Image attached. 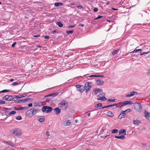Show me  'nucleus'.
Returning <instances> with one entry per match:
<instances>
[{
	"mask_svg": "<svg viewBox=\"0 0 150 150\" xmlns=\"http://www.w3.org/2000/svg\"><path fill=\"white\" fill-rule=\"evenodd\" d=\"M107 115L108 116L110 117H112L114 115V114L112 112L110 111H109L107 113Z\"/></svg>",
	"mask_w": 150,
	"mask_h": 150,
	"instance_id": "18",
	"label": "nucleus"
},
{
	"mask_svg": "<svg viewBox=\"0 0 150 150\" xmlns=\"http://www.w3.org/2000/svg\"><path fill=\"white\" fill-rule=\"evenodd\" d=\"M74 32V30H67L66 31V33L67 34H72Z\"/></svg>",
	"mask_w": 150,
	"mask_h": 150,
	"instance_id": "34",
	"label": "nucleus"
},
{
	"mask_svg": "<svg viewBox=\"0 0 150 150\" xmlns=\"http://www.w3.org/2000/svg\"><path fill=\"white\" fill-rule=\"evenodd\" d=\"M43 105V104H42L41 102H40L39 103H38V106H42Z\"/></svg>",
	"mask_w": 150,
	"mask_h": 150,
	"instance_id": "64",
	"label": "nucleus"
},
{
	"mask_svg": "<svg viewBox=\"0 0 150 150\" xmlns=\"http://www.w3.org/2000/svg\"><path fill=\"white\" fill-rule=\"evenodd\" d=\"M142 50L141 49H135L132 51L130 53H134V52H137L138 51H141Z\"/></svg>",
	"mask_w": 150,
	"mask_h": 150,
	"instance_id": "27",
	"label": "nucleus"
},
{
	"mask_svg": "<svg viewBox=\"0 0 150 150\" xmlns=\"http://www.w3.org/2000/svg\"><path fill=\"white\" fill-rule=\"evenodd\" d=\"M13 134L16 136L19 137L22 134L21 131H18L16 130L13 131Z\"/></svg>",
	"mask_w": 150,
	"mask_h": 150,
	"instance_id": "8",
	"label": "nucleus"
},
{
	"mask_svg": "<svg viewBox=\"0 0 150 150\" xmlns=\"http://www.w3.org/2000/svg\"><path fill=\"white\" fill-rule=\"evenodd\" d=\"M150 52V51H148V52H142V53H141L140 55H145L146 54H149Z\"/></svg>",
	"mask_w": 150,
	"mask_h": 150,
	"instance_id": "35",
	"label": "nucleus"
},
{
	"mask_svg": "<svg viewBox=\"0 0 150 150\" xmlns=\"http://www.w3.org/2000/svg\"><path fill=\"white\" fill-rule=\"evenodd\" d=\"M88 75V74H86L83 75V78L84 79H85L84 78L85 77H90V78H92V77H97V75H91L90 76H87Z\"/></svg>",
	"mask_w": 150,
	"mask_h": 150,
	"instance_id": "16",
	"label": "nucleus"
},
{
	"mask_svg": "<svg viewBox=\"0 0 150 150\" xmlns=\"http://www.w3.org/2000/svg\"><path fill=\"white\" fill-rule=\"evenodd\" d=\"M134 107L135 110L137 112H140L142 110L141 105L140 103H134Z\"/></svg>",
	"mask_w": 150,
	"mask_h": 150,
	"instance_id": "4",
	"label": "nucleus"
},
{
	"mask_svg": "<svg viewBox=\"0 0 150 150\" xmlns=\"http://www.w3.org/2000/svg\"><path fill=\"white\" fill-rule=\"evenodd\" d=\"M106 129V127L105 126H103V127L102 128V129L101 131L102 132H103L104 130H105Z\"/></svg>",
	"mask_w": 150,
	"mask_h": 150,
	"instance_id": "47",
	"label": "nucleus"
},
{
	"mask_svg": "<svg viewBox=\"0 0 150 150\" xmlns=\"http://www.w3.org/2000/svg\"><path fill=\"white\" fill-rule=\"evenodd\" d=\"M58 93H58L57 92L55 93H52V94H49L45 96V97L46 98V97H50V96H52V97H54L56 96L58 94Z\"/></svg>",
	"mask_w": 150,
	"mask_h": 150,
	"instance_id": "14",
	"label": "nucleus"
},
{
	"mask_svg": "<svg viewBox=\"0 0 150 150\" xmlns=\"http://www.w3.org/2000/svg\"><path fill=\"white\" fill-rule=\"evenodd\" d=\"M102 90L99 88H96L94 90V93L95 95L97 94L100 91H101Z\"/></svg>",
	"mask_w": 150,
	"mask_h": 150,
	"instance_id": "20",
	"label": "nucleus"
},
{
	"mask_svg": "<svg viewBox=\"0 0 150 150\" xmlns=\"http://www.w3.org/2000/svg\"><path fill=\"white\" fill-rule=\"evenodd\" d=\"M18 84V83L16 82H14L12 83V85L13 86H15V85H16Z\"/></svg>",
	"mask_w": 150,
	"mask_h": 150,
	"instance_id": "48",
	"label": "nucleus"
},
{
	"mask_svg": "<svg viewBox=\"0 0 150 150\" xmlns=\"http://www.w3.org/2000/svg\"><path fill=\"white\" fill-rule=\"evenodd\" d=\"M120 115H121L122 116H123V117H125V113H123L122 112H122L120 114Z\"/></svg>",
	"mask_w": 150,
	"mask_h": 150,
	"instance_id": "45",
	"label": "nucleus"
},
{
	"mask_svg": "<svg viewBox=\"0 0 150 150\" xmlns=\"http://www.w3.org/2000/svg\"><path fill=\"white\" fill-rule=\"evenodd\" d=\"M46 102L51 103L53 101L50 98L46 99Z\"/></svg>",
	"mask_w": 150,
	"mask_h": 150,
	"instance_id": "32",
	"label": "nucleus"
},
{
	"mask_svg": "<svg viewBox=\"0 0 150 150\" xmlns=\"http://www.w3.org/2000/svg\"><path fill=\"white\" fill-rule=\"evenodd\" d=\"M56 148H53L52 149H51V148H50V149H48V150H56Z\"/></svg>",
	"mask_w": 150,
	"mask_h": 150,
	"instance_id": "63",
	"label": "nucleus"
},
{
	"mask_svg": "<svg viewBox=\"0 0 150 150\" xmlns=\"http://www.w3.org/2000/svg\"><path fill=\"white\" fill-rule=\"evenodd\" d=\"M57 24L58 26L60 27H62L63 25L62 23L60 22H58L57 23Z\"/></svg>",
	"mask_w": 150,
	"mask_h": 150,
	"instance_id": "30",
	"label": "nucleus"
},
{
	"mask_svg": "<svg viewBox=\"0 0 150 150\" xmlns=\"http://www.w3.org/2000/svg\"><path fill=\"white\" fill-rule=\"evenodd\" d=\"M33 101V98H28L24 99L21 100V103H25L28 101L29 102H32Z\"/></svg>",
	"mask_w": 150,
	"mask_h": 150,
	"instance_id": "7",
	"label": "nucleus"
},
{
	"mask_svg": "<svg viewBox=\"0 0 150 150\" xmlns=\"http://www.w3.org/2000/svg\"><path fill=\"white\" fill-rule=\"evenodd\" d=\"M16 112L15 111H11L9 113V114H10V115H13L15 114H16Z\"/></svg>",
	"mask_w": 150,
	"mask_h": 150,
	"instance_id": "39",
	"label": "nucleus"
},
{
	"mask_svg": "<svg viewBox=\"0 0 150 150\" xmlns=\"http://www.w3.org/2000/svg\"><path fill=\"white\" fill-rule=\"evenodd\" d=\"M132 103L131 101H125L123 103V105H124L129 104H132Z\"/></svg>",
	"mask_w": 150,
	"mask_h": 150,
	"instance_id": "22",
	"label": "nucleus"
},
{
	"mask_svg": "<svg viewBox=\"0 0 150 150\" xmlns=\"http://www.w3.org/2000/svg\"><path fill=\"white\" fill-rule=\"evenodd\" d=\"M40 36V35L39 34L33 35V36L34 37H35V38L38 37H39Z\"/></svg>",
	"mask_w": 150,
	"mask_h": 150,
	"instance_id": "56",
	"label": "nucleus"
},
{
	"mask_svg": "<svg viewBox=\"0 0 150 150\" xmlns=\"http://www.w3.org/2000/svg\"><path fill=\"white\" fill-rule=\"evenodd\" d=\"M120 49H117L116 50H115L113 51L112 52V54L113 55H114L116 54L119 51Z\"/></svg>",
	"mask_w": 150,
	"mask_h": 150,
	"instance_id": "26",
	"label": "nucleus"
},
{
	"mask_svg": "<svg viewBox=\"0 0 150 150\" xmlns=\"http://www.w3.org/2000/svg\"><path fill=\"white\" fill-rule=\"evenodd\" d=\"M52 110V108L51 107L48 106L47 105L43 106L42 109V111L43 112H46L47 113L50 112Z\"/></svg>",
	"mask_w": 150,
	"mask_h": 150,
	"instance_id": "2",
	"label": "nucleus"
},
{
	"mask_svg": "<svg viewBox=\"0 0 150 150\" xmlns=\"http://www.w3.org/2000/svg\"><path fill=\"white\" fill-rule=\"evenodd\" d=\"M44 38L45 39H49V37L48 36L45 35L44 36Z\"/></svg>",
	"mask_w": 150,
	"mask_h": 150,
	"instance_id": "59",
	"label": "nucleus"
},
{
	"mask_svg": "<svg viewBox=\"0 0 150 150\" xmlns=\"http://www.w3.org/2000/svg\"><path fill=\"white\" fill-rule=\"evenodd\" d=\"M104 76V75H97V77H103Z\"/></svg>",
	"mask_w": 150,
	"mask_h": 150,
	"instance_id": "61",
	"label": "nucleus"
},
{
	"mask_svg": "<svg viewBox=\"0 0 150 150\" xmlns=\"http://www.w3.org/2000/svg\"><path fill=\"white\" fill-rule=\"evenodd\" d=\"M58 106L60 108H62L63 109L65 110L68 106V103L66 101L63 100L59 104Z\"/></svg>",
	"mask_w": 150,
	"mask_h": 150,
	"instance_id": "3",
	"label": "nucleus"
},
{
	"mask_svg": "<svg viewBox=\"0 0 150 150\" xmlns=\"http://www.w3.org/2000/svg\"><path fill=\"white\" fill-rule=\"evenodd\" d=\"M115 137L116 138L121 139H124L125 138V137L124 136H115Z\"/></svg>",
	"mask_w": 150,
	"mask_h": 150,
	"instance_id": "24",
	"label": "nucleus"
},
{
	"mask_svg": "<svg viewBox=\"0 0 150 150\" xmlns=\"http://www.w3.org/2000/svg\"><path fill=\"white\" fill-rule=\"evenodd\" d=\"M22 117L21 116H18L16 117V119L17 120H21Z\"/></svg>",
	"mask_w": 150,
	"mask_h": 150,
	"instance_id": "42",
	"label": "nucleus"
},
{
	"mask_svg": "<svg viewBox=\"0 0 150 150\" xmlns=\"http://www.w3.org/2000/svg\"><path fill=\"white\" fill-rule=\"evenodd\" d=\"M115 101V99H108L107 102H113Z\"/></svg>",
	"mask_w": 150,
	"mask_h": 150,
	"instance_id": "38",
	"label": "nucleus"
},
{
	"mask_svg": "<svg viewBox=\"0 0 150 150\" xmlns=\"http://www.w3.org/2000/svg\"><path fill=\"white\" fill-rule=\"evenodd\" d=\"M102 106V104L100 103H98L96 105H95V107L98 108V107H100Z\"/></svg>",
	"mask_w": 150,
	"mask_h": 150,
	"instance_id": "31",
	"label": "nucleus"
},
{
	"mask_svg": "<svg viewBox=\"0 0 150 150\" xmlns=\"http://www.w3.org/2000/svg\"><path fill=\"white\" fill-rule=\"evenodd\" d=\"M10 91V90H2L0 91V93H4L5 92H9Z\"/></svg>",
	"mask_w": 150,
	"mask_h": 150,
	"instance_id": "37",
	"label": "nucleus"
},
{
	"mask_svg": "<svg viewBox=\"0 0 150 150\" xmlns=\"http://www.w3.org/2000/svg\"><path fill=\"white\" fill-rule=\"evenodd\" d=\"M9 112L8 111H6V110H5V115L7 116H8L9 115H10L9 114Z\"/></svg>",
	"mask_w": 150,
	"mask_h": 150,
	"instance_id": "40",
	"label": "nucleus"
},
{
	"mask_svg": "<svg viewBox=\"0 0 150 150\" xmlns=\"http://www.w3.org/2000/svg\"><path fill=\"white\" fill-rule=\"evenodd\" d=\"M40 111V110L39 109H33L32 110V113L33 115H35L37 112H38Z\"/></svg>",
	"mask_w": 150,
	"mask_h": 150,
	"instance_id": "17",
	"label": "nucleus"
},
{
	"mask_svg": "<svg viewBox=\"0 0 150 150\" xmlns=\"http://www.w3.org/2000/svg\"><path fill=\"white\" fill-rule=\"evenodd\" d=\"M118 132V130L115 129H113L111 131V132L112 133H117Z\"/></svg>",
	"mask_w": 150,
	"mask_h": 150,
	"instance_id": "33",
	"label": "nucleus"
},
{
	"mask_svg": "<svg viewBox=\"0 0 150 150\" xmlns=\"http://www.w3.org/2000/svg\"><path fill=\"white\" fill-rule=\"evenodd\" d=\"M76 87L77 89V91L80 92L81 93L83 92L85 89L84 86L82 85L78 84L76 86Z\"/></svg>",
	"mask_w": 150,
	"mask_h": 150,
	"instance_id": "5",
	"label": "nucleus"
},
{
	"mask_svg": "<svg viewBox=\"0 0 150 150\" xmlns=\"http://www.w3.org/2000/svg\"><path fill=\"white\" fill-rule=\"evenodd\" d=\"M61 109L59 107L55 108L54 109V112L57 115L59 114L61 112Z\"/></svg>",
	"mask_w": 150,
	"mask_h": 150,
	"instance_id": "11",
	"label": "nucleus"
},
{
	"mask_svg": "<svg viewBox=\"0 0 150 150\" xmlns=\"http://www.w3.org/2000/svg\"><path fill=\"white\" fill-rule=\"evenodd\" d=\"M140 122V121L139 120H136L133 121V123L137 125H139Z\"/></svg>",
	"mask_w": 150,
	"mask_h": 150,
	"instance_id": "21",
	"label": "nucleus"
},
{
	"mask_svg": "<svg viewBox=\"0 0 150 150\" xmlns=\"http://www.w3.org/2000/svg\"><path fill=\"white\" fill-rule=\"evenodd\" d=\"M16 44V42H14L13 43L12 45H11V47H14L15 46Z\"/></svg>",
	"mask_w": 150,
	"mask_h": 150,
	"instance_id": "53",
	"label": "nucleus"
},
{
	"mask_svg": "<svg viewBox=\"0 0 150 150\" xmlns=\"http://www.w3.org/2000/svg\"><path fill=\"white\" fill-rule=\"evenodd\" d=\"M137 94V93L135 91H132L131 92L129 93H128V94L126 95V97H130L132 96H133L134 95H136Z\"/></svg>",
	"mask_w": 150,
	"mask_h": 150,
	"instance_id": "12",
	"label": "nucleus"
},
{
	"mask_svg": "<svg viewBox=\"0 0 150 150\" xmlns=\"http://www.w3.org/2000/svg\"><path fill=\"white\" fill-rule=\"evenodd\" d=\"M63 5V4L61 2H57L54 4L55 6H61Z\"/></svg>",
	"mask_w": 150,
	"mask_h": 150,
	"instance_id": "23",
	"label": "nucleus"
},
{
	"mask_svg": "<svg viewBox=\"0 0 150 150\" xmlns=\"http://www.w3.org/2000/svg\"><path fill=\"white\" fill-rule=\"evenodd\" d=\"M15 103H21V100L19 99H17L16 100H15Z\"/></svg>",
	"mask_w": 150,
	"mask_h": 150,
	"instance_id": "41",
	"label": "nucleus"
},
{
	"mask_svg": "<svg viewBox=\"0 0 150 150\" xmlns=\"http://www.w3.org/2000/svg\"><path fill=\"white\" fill-rule=\"evenodd\" d=\"M21 95H14L13 96V98H21Z\"/></svg>",
	"mask_w": 150,
	"mask_h": 150,
	"instance_id": "36",
	"label": "nucleus"
},
{
	"mask_svg": "<svg viewBox=\"0 0 150 150\" xmlns=\"http://www.w3.org/2000/svg\"><path fill=\"white\" fill-rule=\"evenodd\" d=\"M45 120V119L44 118H40L38 120V121L39 122H43Z\"/></svg>",
	"mask_w": 150,
	"mask_h": 150,
	"instance_id": "29",
	"label": "nucleus"
},
{
	"mask_svg": "<svg viewBox=\"0 0 150 150\" xmlns=\"http://www.w3.org/2000/svg\"><path fill=\"white\" fill-rule=\"evenodd\" d=\"M6 102L2 100H0V104H3L5 103Z\"/></svg>",
	"mask_w": 150,
	"mask_h": 150,
	"instance_id": "44",
	"label": "nucleus"
},
{
	"mask_svg": "<svg viewBox=\"0 0 150 150\" xmlns=\"http://www.w3.org/2000/svg\"><path fill=\"white\" fill-rule=\"evenodd\" d=\"M14 109L16 110H19V108L14 107L13 108Z\"/></svg>",
	"mask_w": 150,
	"mask_h": 150,
	"instance_id": "60",
	"label": "nucleus"
},
{
	"mask_svg": "<svg viewBox=\"0 0 150 150\" xmlns=\"http://www.w3.org/2000/svg\"><path fill=\"white\" fill-rule=\"evenodd\" d=\"M76 7H77L79 8H83V6H82L81 5H79V6H78V5H77L76 6Z\"/></svg>",
	"mask_w": 150,
	"mask_h": 150,
	"instance_id": "50",
	"label": "nucleus"
},
{
	"mask_svg": "<svg viewBox=\"0 0 150 150\" xmlns=\"http://www.w3.org/2000/svg\"><path fill=\"white\" fill-rule=\"evenodd\" d=\"M2 98L3 100L8 101L13 100L14 99L13 97L10 95H6L3 97Z\"/></svg>",
	"mask_w": 150,
	"mask_h": 150,
	"instance_id": "6",
	"label": "nucleus"
},
{
	"mask_svg": "<svg viewBox=\"0 0 150 150\" xmlns=\"http://www.w3.org/2000/svg\"><path fill=\"white\" fill-rule=\"evenodd\" d=\"M6 142V143L7 144H8L11 146H13H13H14V144L12 142H10V141H8V142L5 141V142Z\"/></svg>",
	"mask_w": 150,
	"mask_h": 150,
	"instance_id": "25",
	"label": "nucleus"
},
{
	"mask_svg": "<svg viewBox=\"0 0 150 150\" xmlns=\"http://www.w3.org/2000/svg\"><path fill=\"white\" fill-rule=\"evenodd\" d=\"M70 121L69 120H68L66 123V125H70Z\"/></svg>",
	"mask_w": 150,
	"mask_h": 150,
	"instance_id": "52",
	"label": "nucleus"
},
{
	"mask_svg": "<svg viewBox=\"0 0 150 150\" xmlns=\"http://www.w3.org/2000/svg\"><path fill=\"white\" fill-rule=\"evenodd\" d=\"M33 4L37 3V4H41L42 3V2L40 1H34L33 2Z\"/></svg>",
	"mask_w": 150,
	"mask_h": 150,
	"instance_id": "55",
	"label": "nucleus"
},
{
	"mask_svg": "<svg viewBox=\"0 0 150 150\" xmlns=\"http://www.w3.org/2000/svg\"><path fill=\"white\" fill-rule=\"evenodd\" d=\"M119 135L122 134L123 136L126 134V131L124 129H122L119 131Z\"/></svg>",
	"mask_w": 150,
	"mask_h": 150,
	"instance_id": "15",
	"label": "nucleus"
},
{
	"mask_svg": "<svg viewBox=\"0 0 150 150\" xmlns=\"http://www.w3.org/2000/svg\"><path fill=\"white\" fill-rule=\"evenodd\" d=\"M103 17V16H98L97 17L94 19V20H96L100 18Z\"/></svg>",
	"mask_w": 150,
	"mask_h": 150,
	"instance_id": "49",
	"label": "nucleus"
},
{
	"mask_svg": "<svg viewBox=\"0 0 150 150\" xmlns=\"http://www.w3.org/2000/svg\"><path fill=\"white\" fill-rule=\"evenodd\" d=\"M97 82V85L98 86H101L103 84L104 81L102 80L98 79L96 81Z\"/></svg>",
	"mask_w": 150,
	"mask_h": 150,
	"instance_id": "10",
	"label": "nucleus"
},
{
	"mask_svg": "<svg viewBox=\"0 0 150 150\" xmlns=\"http://www.w3.org/2000/svg\"><path fill=\"white\" fill-rule=\"evenodd\" d=\"M101 96H103V94H100L98 95V96L100 98L98 99V100H104V99H105V100H107V99L105 98L104 96H103L102 97H101Z\"/></svg>",
	"mask_w": 150,
	"mask_h": 150,
	"instance_id": "19",
	"label": "nucleus"
},
{
	"mask_svg": "<svg viewBox=\"0 0 150 150\" xmlns=\"http://www.w3.org/2000/svg\"><path fill=\"white\" fill-rule=\"evenodd\" d=\"M92 84L93 83L91 82L88 81L85 83V86H84V87L85 89V90H86V93H87L91 91V89Z\"/></svg>",
	"mask_w": 150,
	"mask_h": 150,
	"instance_id": "1",
	"label": "nucleus"
},
{
	"mask_svg": "<svg viewBox=\"0 0 150 150\" xmlns=\"http://www.w3.org/2000/svg\"><path fill=\"white\" fill-rule=\"evenodd\" d=\"M144 114L145 117L148 120L150 121V113L147 111L145 110Z\"/></svg>",
	"mask_w": 150,
	"mask_h": 150,
	"instance_id": "9",
	"label": "nucleus"
},
{
	"mask_svg": "<svg viewBox=\"0 0 150 150\" xmlns=\"http://www.w3.org/2000/svg\"><path fill=\"white\" fill-rule=\"evenodd\" d=\"M58 30H55L53 31H51V33L54 34L56 33H58Z\"/></svg>",
	"mask_w": 150,
	"mask_h": 150,
	"instance_id": "46",
	"label": "nucleus"
},
{
	"mask_svg": "<svg viewBox=\"0 0 150 150\" xmlns=\"http://www.w3.org/2000/svg\"><path fill=\"white\" fill-rule=\"evenodd\" d=\"M49 132L48 131H47L46 132V135L47 136H48L49 135Z\"/></svg>",
	"mask_w": 150,
	"mask_h": 150,
	"instance_id": "62",
	"label": "nucleus"
},
{
	"mask_svg": "<svg viewBox=\"0 0 150 150\" xmlns=\"http://www.w3.org/2000/svg\"><path fill=\"white\" fill-rule=\"evenodd\" d=\"M131 110L130 109H128L125 111H122V112L123 113H125L126 115L128 112L131 111Z\"/></svg>",
	"mask_w": 150,
	"mask_h": 150,
	"instance_id": "28",
	"label": "nucleus"
},
{
	"mask_svg": "<svg viewBox=\"0 0 150 150\" xmlns=\"http://www.w3.org/2000/svg\"><path fill=\"white\" fill-rule=\"evenodd\" d=\"M27 94L25 93H24L23 95H21V98L23 97L26 96H27Z\"/></svg>",
	"mask_w": 150,
	"mask_h": 150,
	"instance_id": "57",
	"label": "nucleus"
},
{
	"mask_svg": "<svg viewBox=\"0 0 150 150\" xmlns=\"http://www.w3.org/2000/svg\"><path fill=\"white\" fill-rule=\"evenodd\" d=\"M98 10V9L97 8H95L93 9V11L95 12H96Z\"/></svg>",
	"mask_w": 150,
	"mask_h": 150,
	"instance_id": "58",
	"label": "nucleus"
},
{
	"mask_svg": "<svg viewBox=\"0 0 150 150\" xmlns=\"http://www.w3.org/2000/svg\"><path fill=\"white\" fill-rule=\"evenodd\" d=\"M75 25H69L68 26V27L69 28H74L75 27Z\"/></svg>",
	"mask_w": 150,
	"mask_h": 150,
	"instance_id": "51",
	"label": "nucleus"
},
{
	"mask_svg": "<svg viewBox=\"0 0 150 150\" xmlns=\"http://www.w3.org/2000/svg\"><path fill=\"white\" fill-rule=\"evenodd\" d=\"M32 109L29 110L26 112V115L27 116L31 117L33 115V114H32Z\"/></svg>",
	"mask_w": 150,
	"mask_h": 150,
	"instance_id": "13",
	"label": "nucleus"
},
{
	"mask_svg": "<svg viewBox=\"0 0 150 150\" xmlns=\"http://www.w3.org/2000/svg\"><path fill=\"white\" fill-rule=\"evenodd\" d=\"M5 110H6V111H8V110H13V109L11 108H5Z\"/></svg>",
	"mask_w": 150,
	"mask_h": 150,
	"instance_id": "43",
	"label": "nucleus"
},
{
	"mask_svg": "<svg viewBox=\"0 0 150 150\" xmlns=\"http://www.w3.org/2000/svg\"><path fill=\"white\" fill-rule=\"evenodd\" d=\"M147 75H150V68L148 70Z\"/></svg>",
	"mask_w": 150,
	"mask_h": 150,
	"instance_id": "54",
	"label": "nucleus"
}]
</instances>
